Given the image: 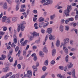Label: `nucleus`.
Instances as JSON below:
<instances>
[{
  "instance_id": "25",
  "label": "nucleus",
  "mask_w": 78,
  "mask_h": 78,
  "mask_svg": "<svg viewBox=\"0 0 78 78\" xmlns=\"http://www.w3.org/2000/svg\"><path fill=\"white\" fill-rule=\"evenodd\" d=\"M49 24V23L47 22L46 23H44V25H43V28H45V27H46L48 25V24Z\"/></svg>"
},
{
  "instance_id": "19",
  "label": "nucleus",
  "mask_w": 78,
  "mask_h": 78,
  "mask_svg": "<svg viewBox=\"0 0 78 78\" xmlns=\"http://www.w3.org/2000/svg\"><path fill=\"white\" fill-rule=\"evenodd\" d=\"M28 42V40H26L24 42H23L22 43V46H25L27 44Z\"/></svg>"
},
{
  "instance_id": "33",
  "label": "nucleus",
  "mask_w": 78,
  "mask_h": 78,
  "mask_svg": "<svg viewBox=\"0 0 78 78\" xmlns=\"http://www.w3.org/2000/svg\"><path fill=\"white\" fill-rule=\"evenodd\" d=\"M11 0H6V1L8 2L9 4L11 5L12 2Z\"/></svg>"
},
{
  "instance_id": "7",
  "label": "nucleus",
  "mask_w": 78,
  "mask_h": 78,
  "mask_svg": "<svg viewBox=\"0 0 78 78\" xmlns=\"http://www.w3.org/2000/svg\"><path fill=\"white\" fill-rule=\"evenodd\" d=\"M2 71L4 73H6L9 70V69L8 67H5L2 69Z\"/></svg>"
},
{
  "instance_id": "10",
  "label": "nucleus",
  "mask_w": 78,
  "mask_h": 78,
  "mask_svg": "<svg viewBox=\"0 0 78 78\" xmlns=\"http://www.w3.org/2000/svg\"><path fill=\"white\" fill-rule=\"evenodd\" d=\"M53 31V29L51 28H48L47 29L46 32L49 34H51Z\"/></svg>"
},
{
  "instance_id": "58",
  "label": "nucleus",
  "mask_w": 78,
  "mask_h": 78,
  "mask_svg": "<svg viewBox=\"0 0 78 78\" xmlns=\"http://www.w3.org/2000/svg\"><path fill=\"white\" fill-rule=\"evenodd\" d=\"M68 20L69 21H73V19L72 18H70L68 19Z\"/></svg>"
},
{
  "instance_id": "27",
  "label": "nucleus",
  "mask_w": 78,
  "mask_h": 78,
  "mask_svg": "<svg viewBox=\"0 0 78 78\" xmlns=\"http://www.w3.org/2000/svg\"><path fill=\"white\" fill-rule=\"evenodd\" d=\"M65 61L66 62H69V55H67L65 57Z\"/></svg>"
},
{
  "instance_id": "9",
  "label": "nucleus",
  "mask_w": 78,
  "mask_h": 78,
  "mask_svg": "<svg viewBox=\"0 0 78 78\" xmlns=\"http://www.w3.org/2000/svg\"><path fill=\"white\" fill-rule=\"evenodd\" d=\"M63 45H65L66 44H68L69 42V39L68 38H66L63 40Z\"/></svg>"
},
{
  "instance_id": "29",
  "label": "nucleus",
  "mask_w": 78,
  "mask_h": 78,
  "mask_svg": "<svg viewBox=\"0 0 78 78\" xmlns=\"http://www.w3.org/2000/svg\"><path fill=\"white\" fill-rule=\"evenodd\" d=\"M20 6L19 5H17L16 6V11H18L19 10V9Z\"/></svg>"
},
{
  "instance_id": "34",
  "label": "nucleus",
  "mask_w": 78,
  "mask_h": 78,
  "mask_svg": "<svg viewBox=\"0 0 78 78\" xmlns=\"http://www.w3.org/2000/svg\"><path fill=\"white\" fill-rule=\"evenodd\" d=\"M11 21H10V20L8 18H7L6 20L5 21L6 23H10Z\"/></svg>"
},
{
  "instance_id": "16",
  "label": "nucleus",
  "mask_w": 78,
  "mask_h": 78,
  "mask_svg": "<svg viewBox=\"0 0 78 78\" xmlns=\"http://www.w3.org/2000/svg\"><path fill=\"white\" fill-rule=\"evenodd\" d=\"M56 50L55 49H54L52 50V54L53 56H54L55 55V54H56Z\"/></svg>"
},
{
  "instance_id": "55",
  "label": "nucleus",
  "mask_w": 78,
  "mask_h": 78,
  "mask_svg": "<svg viewBox=\"0 0 78 78\" xmlns=\"http://www.w3.org/2000/svg\"><path fill=\"white\" fill-rule=\"evenodd\" d=\"M13 41L15 44H16L17 42V39H14Z\"/></svg>"
},
{
  "instance_id": "17",
  "label": "nucleus",
  "mask_w": 78,
  "mask_h": 78,
  "mask_svg": "<svg viewBox=\"0 0 78 78\" xmlns=\"http://www.w3.org/2000/svg\"><path fill=\"white\" fill-rule=\"evenodd\" d=\"M7 19H8V18L6 17V16H3L2 17V22H6V21L7 20Z\"/></svg>"
},
{
  "instance_id": "49",
  "label": "nucleus",
  "mask_w": 78,
  "mask_h": 78,
  "mask_svg": "<svg viewBox=\"0 0 78 78\" xmlns=\"http://www.w3.org/2000/svg\"><path fill=\"white\" fill-rule=\"evenodd\" d=\"M55 61L54 60H52L51 62V64H52V65H53L55 64Z\"/></svg>"
},
{
  "instance_id": "30",
  "label": "nucleus",
  "mask_w": 78,
  "mask_h": 78,
  "mask_svg": "<svg viewBox=\"0 0 78 78\" xmlns=\"http://www.w3.org/2000/svg\"><path fill=\"white\" fill-rule=\"evenodd\" d=\"M44 53L42 52V51H40L39 52V55L41 56H42L44 55Z\"/></svg>"
},
{
  "instance_id": "18",
  "label": "nucleus",
  "mask_w": 78,
  "mask_h": 78,
  "mask_svg": "<svg viewBox=\"0 0 78 78\" xmlns=\"http://www.w3.org/2000/svg\"><path fill=\"white\" fill-rule=\"evenodd\" d=\"M56 17V15L54 14L50 16V19L51 20H53Z\"/></svg>"
},
{
  "instance_id": "3",
  "label": "nucleus",
  "mask_w": 78,
  "mask_h": 78,
  "mask_svg": "<svg viewBox=\"0 0 78 78\" xmlns=\"http://www.w3.org/2000/svg\"><path fill=\"white\" fill-rule=\"evenodd\" d=\"M38 66H39V62H37L36 63V66L33 65L32 66V68L33 69V70L35 71V72H37V68L36 67H38Z\"/></svg>"
},
{
  "instance_id": "59",
  "label": "nucleus",
  "mask_w": 78,
  "mask_h": 78,
  "mask_svg": "<svg viewBox=\"0 0 78 78\" xmlns=\"http://www.w3.org/2000/svg\"><path fill=\"white\" fill-rule=\"evenodd\" d=\"M37 19V18H33V21L34 22H36Z\"/></svg>"
},
{
  "instance_id": "8",
  "label": "nucleus",
  "mask_w": 78,
  "mask_h": 78,
  "mask_svg": "<svg viewBox=\"0 0 78 78\" xmlns=\"http://www.w3.org/2000/svg\"><path fill=\"white\" fill-rule=\"evenodd\" d=\"M2 8L4 9H8V5L6 2H5L2 6Z\"/></svg>"
},
{
  "instance_id": "46",
  "label": "nucleus",
  "mask_w": 78,
  "mask_h": 78,
  "mask_svg": "<svg viewBox=\"0 0 78 78\" xmlns=\"http://www.w3.org/2000/svg\"><path fill=\"white\" fill-rule=\"evenodd\" d=\"M17 60H16L15 61V63L14 64L13 66H14V67H16V66H17Z\"/></svg>"
},
{
  "instance_id": "60",
  "label": "nucleus",
  "mask_w": 78,
  "mask_h": 78,
  "mask_svg": "<svg viewBox=\"0 0 78 78\" xmlns=\"http://www.w3.org/2000/svg\"><path fill=\"white\" fill-rule=\"evenodd\" d=\"M48 20H49V18L48 17L46 19L44 20V22H47L48 21Z\"/></svg>"
},
{
  "instance_id": "28",
  "label": "nucleus",
  "mask_w": 78,
  "mask_h": 78,
  "mask_svg": "<svg viewBox=\"0 0 78 78\" xmlns=\"http://www.w3.org/2000/svg\"><path fill=\"white\" fill-rule=\"evenodd\" d=\"M21 53V51H20V50H19L18 51V53L16 54V56H17L18 55V57H20Z\"/></svg>"
},
{
  "instance_id": "11",
  "label": "nucleus",
  "mask_w": 78,
  "mask_h": 78,
  "mask_svg": "<svg viewBox=\"0 0 78 78\" xmlns=\"http://www.w3.org/2000/svg\"><path fill=\"white\" fill-rule=\"evenodd\" d=\"M67 67L68 69H70L73 67V64L71 62H69L68 63Z\"/></svg>"
},
{
  "instance_id": "15",
  "label": "nucleus",
  "mask_w": 78,
  "mask_h": 78,
  "mask_svg": "<svg viewBox=\"0 0 78 78\" xmlns=\"http://www.w3.org/2000/svg\"><path fill=\"white\" fill-rule=\"evenodd\" d=\"M44 19H45L44 18H43L42 16H41L39 18L38 21L39 22H43V21H44Z\"/></svg>"
},
{
  "instance_id": "4",
  "label": "nucleus",
  "mask_w": 78,
  "mask_h": 78,
  "mask_svg": "<svg viewBox=\"0 0 78 78\" xmlns=\"http://www.w3.org/2000/svg\"><path fill=\"white\" fill-rule=\"evenodd\" d=\"M13 52V49L12 48H11L9 50V54L8 55L7 57L9 58H8V60H9L11 59V55H12V53Z\"/></svg>"
},
{
  "instance_id": "48",
  "label": "nucleus",
  "mask_w": 78,
  "mask_h": 78,
  "mask_svg": "<svg viewBox=\"0 0 78 78\" xmlns=\"http://www.w3.org/2000/svg\"><path fill=\"white\" fill-rule=\"evenodd\" d=\"M71 5L73 6H75L76 5V3L73 2L71 3Z\"/></svg>"
},
{
  "instance_id": "20",
  "label": "nucleus",
  "mask_w": 78,
  "mask_h": 78,
  "mask_svg": "<svg viewBox=\"0 0 78 78\" xmlns=\"http://www.w3.org/2000/svg\"><path fill=\"white\" fill-rule=\"evenodd\" d=\"M59 30L60 31L62 32L64 30V27L63 26L60 25L59 27Z\"/></svg>"
},
{
  "instance_id": "37",
  "label": "nucleus",
  "mask_w": 78,
  "mask_h": 78,
  "mask_svg": "<svg viewBox=\"0 0 78 78\" xmlns=\"http://www.w3.org/2000/svg\"><path fill=\"white\" fill-rule=\"evenodd\" d=\"M2 59H3H3H5V58H6V55H2Z\"/></svg>"
},
{
  "instance_id": "1",
  "label": "nucleus",
  "mask_w": 78,
  "mask_h": 78,
  "mask_svg": "<svg viewBox=\"0 0 78 78\" xmlns=\"http://www.w3.org/2000/svg\"><path fill=\"white\" fill-rule=\"evenodd\" d=\"M25 24H26V22L25 21H23L20 24H18V32H19L20 31V28L22 31H24V30H25Z\"/></svg>"
},
{
  "instance_id": "13",
  "label": "nucleus",
  "mask_w": 78,
  "mask_h": 78,
  "mask_svg": "<svg viewBox=\"0 0 78 78\" xmlns=\"http://www.w3.org/2000/svg\"><path fill=\"white\" fill-rule=\"evenodd\" d=\"M72 76L74 78H77L76 77H75V69H73L72 71Z\"/></svg>"
},
{
  "instance_id": "12",
  "label": "nucleus",
  "mask_w": 78,
  "mask_h": 78,
  "mask_svg": "<svg viewBox=\"0 0 78 78\" xmlns=\"http://www.w3.org/2000/svg\"><path fill=\"white\" fill-rule=\"evenodd\" d=\"M63 50L65 53L67 55V54H68V52H69V50H68L67 48L66 47H63Z\"/></svg>"
},
{
  "instance_id": "40",
  "label": "nucleus",
  "mask_w": 78,
  "mask_h": 78,
  "mask_svg": "<svg viewBox=\"0 0 78 78\" xmlns=\"http://www.w3.org/2000/svg\"><path fill=\"white\" fill-rule=\"evenodd\" d=\"M69 29V27L68 26H66L65 27V30L66 31H68Z\"/></svg>"
},
{
  "instance_id": "53",
  "label": "nucleus",
  "mask_w": 78,
  "mask_h": 78,
  "mask_svg": "<svg viewBox=\"0 0 78 78\" xmlns=\"http://www.w3.org/2000/svg\"><path fill=\"white\" fill-rule=\"evenodd\" d=\"M59 69L61 70H63L64 69V66H60L59 67Z\"/></svg>"
},
{
  "instance_id": "56",
  "label": "nucleus",
  "mask_w": 78,
  "mask_h": 78,
  "mask_svg": "<svg viewBox=\"0 0 78 78\" xmlns=\"http://www.w3.org/2000/svg\"><path fill=\"white\" fill-rule=\"evenodd\" d=\"M5 34L4 32L0 31V35H2V36H3V34Z\"/></svg>"
},
{
  "instance_id": "5",
  "label": "nucleus",
  "mask_w": 78,
  "mask_h": 78,
  "mask_svg": "<svg viewBox=\"0 0 78 78\" xmlns=\"http://www.w3.org/2000/svg\"><path fill=\"white\" fill-rule=\"evenodd\" d=\"M47 2L43 4V6L48 5L49 4H51L53 3V0H46Z\"/></svg>"
},
{
  "instance_id": "26",
  "label": "nucleus",
  "mask_w": 78,
  "mask_h": 78,
  "mask_svg": "<svg viewBox=\"0 0 78 78\" xmlns=\"http://www.w3.org/2000/svg\"><path fill=\"white\" fill-rule=\"evenodd\" d=\"M12 74V72H10L9 73H8L6 75L8 78L9 76H11Z\"/></svg>"
},
{
  "instance_id": "22",
  "label": "nucleus",
  "mask_w": 78,
  "mask_h": 78,
  "mask_svg": "<svg viewBox=\"0 0 78 78\" xmlns=\"http://www.w3.org/2000/svg\"><path fill=\"white\" fill-rule=\"evenodd\" d=\"M49 40H53L55 38H53V36L51 34H50L49 36Z\"/></svg>"
},
{
  "instance_id": "32",
  "label": "nucleus",
  "mask_w": 78,
  "mask_h": 78,
  "mask_svg": "<svg viewBox=\"0 0 78 78\" xmlns=\"http://www.w3.org/2000/svg\"><path fill=\"white\" fill-rule=\"evenodd\" d=\"M48 61L46 60L44 62L45 66H48Z\"/></svg>"
},
{
  "instance_id": "57",
  "label": "nucleus",
  "mask_w": 78,
  "mask_h": 78,
  "mask_svg": "<svg viewBox=\"0 0 78 78\" xmlns=\"http://www.w3.org/2000/svg\"><path fill=\"white\" fill-rule=\"evenodd\" d=\"M65 22L66 24H67V23L69 22V20L68 19L66 20H65Z\"/></svg>"
},
{
  "instance_id": "52",
  "label": "nucleus",
  "mask_w": 78,
  "mask_h": 78,
  "mask_svg": "<svg viewBox=\"0 0 78 78\" xmlns=\"http://www.w3.org/2000/svg\"><path fill=\"white\" fill-rule=\"evenodd\" d=\"M48 34H47L46 35V36L45 39V42H46V41H47V39L48 38Z\"/></svg>"
},
{
  "instance_id": "14",
  "label": "nucleus",
  "mask_w": 78,
  "mask_h": 78,
  "mask_svg": "<svg viewBox=\"0 0 78 78\" xmlns=\"http://www.w3.org/2000/svg\"><path fill=\"white\" fill-rule=\"evenodd\" d=\"M46 47L47 45H44V47L43 49V51H44L45 53H47V51H48V49H47V48Z\"/></svg>"
},
{
  "instance_id": "63",
  "label": "nucleus",
  "mask_w": 78,
  "mask_h": 78,
  "mask_svg": "<svg viewBox=\"0 0 78 78\" xmlns=\"http://www.w3.org/2000/svg\"><path fill=\"white\" fill-rule=\"evenodd\" d=\"M41 32L43 34H44V33H45V30L44 29H42L41 30Z\"/></svg>"
},
{
  "instance_id": "62",
  "label": "nucleus",
  "mask_w": 78,
  "mask_h": 78,
  "mask_svg": "<svg viewBox=\"0 0 78 78\" xmlns=\"http://www.w3.org/2000/svg\"><path fill=\"white\" fill-rule=\"evenodd\" d=\"M57 76L58 77H59V78H62V76L61 75V74H59L57 75Z\"/></svg>"
},
{
  "instance_id": "38",
  "label": "nucleus",
  "mask_w": 78,
  "mask_h": 78,
  "mask_svg": "<svg viewBox=\"0 0 78 78\" xmlns=\"http://www.w3.org/2000/svg\"><path fill=\"white\" fill-rule=\"evenodd\" d=\"M27 51L26 50H24L23 51V55L24 56H26V52Z\"/></svg>"
},
{
  "instance_id": "21",
  "label": "nucleus",
  "mask_w": 78,
  "mask_h": 78,
  "mask_svg": "<svg viewBox=\"0 0 78 78\" xmlns=\"http://www.w3.org/2000/svg\"><path fill=\"white\" fill-rule=\"evenodd\" d=\"M60 45V41H59V40H57L56 41V45L57 47H58L59 46V45Z\"/></svg>"
},
{
  "instance_id": "43",
  "label": "nucleus",
  "mask_w": 78,
  "mask_h": 78,
  "mask_svg": "<svg viewBox=\"0 0 78 78\" xmlns=\"http://www.w3.org/2000/svg\"><path fill=\"white\" fill-rule=\"evenodd\" d=\"M15 2L17 5H20V2H19V0H16Z\"/></svg>"
},
{
  "instance_id": "41",
  "label": "nucleus",
  "mask_w": 78,
  "mask_h": 78,
  "mask_svg": "<svg viewBox=\"0 0 78 78\" xmlns=\"http://www.w3.org/2000/svg\"><path fill=\"white\" fill-rule=\"evenodd\" d=\"M16 45L14 43H13L11 45V47H14V48H15L16 47Z\"/></svg>"
},
{
  "instance_id": "35",
  "label": "nucleus",
  "mask_w": 78,
  "mask_h": 78,
  "mask_svg": "<svg viewBox=\"0 0 78 78\" xmlns=\"http://www.w3.org/2000/svg\"><path fill=\"white\" fill-rule=\"evenodd\" d=\"M19 50V46H16L15 49L16 52H17Z\"/></svg>"
},
{
  "instance_id": "47",
  "label": "nucleus",
  "mask_w": 78,
  "mask_h": 78,
  "mask_svg": "<svg viewBox=\"0 0 78 78\" xmlns=\"http://www.w3.org/2000/svg\"><path fill=\"white\" fill-rule=\"evenodd\" d=\"M30 12V10L29 9H28L27 10V12H26V14L27 15H29V13Z\"/></svg>"
},
{
  "instance_id": "44",
  "label": "nucleus",
  "mask_w": 78,
  "mask_h": 78,
  "mask_svg": "<svg viewBox=\"0 0 78 78\" xmlns=\"http://www.w3.org/2000/svg\"><path fill=\"white\" fill-rule=\"evenodd\" d=\"M20 12H25V10L23 8H22L20 10Z\"/></svg>"
},
{
  "instance_id": "23",
  "label": "nucleus",
  "mask_w": 78,
  "mask_h": 78,
  "mask_svg": "<svg viewBox=\"0 0 78 78\" xmlns=\"http://www.w3.org/2000/svg\"><path fill=\"white\" fill-rule=\"evenodd\" d=\"M33 36H35L37 37H38L39 36V34L36 33V32H34L32 33Z\"/></svg>"
},
{
  "instance_id": "2",
  "label": "nucleus",
  "mask_w": 78,
  "mask_h": 78,
  "mask_svg": "<svg viewBox=\"0 0 78 78\" xmlns=\"http://www.w3.org/2000/svg\"><path fill=\"white\" fill-rule=\"evenodd\" d=\"M67 8V9L65 10L63 12V17H64L65 16H66V17H69V16L70 11L72 10V5H68Z\"/></svg>"
},
{
  "instance_id": "61",
  "label": "nucleus",
  "mask_w": 78,
  "mask_h": 78,
  "mask_svg": "<svg viewBox=\"0 0 78 78\" xmlns=\"http://www.w3.org/2000/svg\"><path fill=\"white\" fill-rule=\"evenodd\" d=\"M6 47L8 50H9L11 48L10 46H9V45H7L6 46Z\"/></svg>"
},
{
  "instance_id": "42",
  "label": "nucleus",
  "mask_w": 78,
  "mask_h": 78,
  "mask_svg": "<svg viewBox=\"0 0 78 78\" xmlns=\"http://www.w3.org/2000/svg\"><path fill=\"white\" fill-rule=\"evenodd\" d=\"M22 14H23L24 16V17H25V18H27V15L26 14V13L25 12H24V13H22Z\"/></svg>"
},
{
  "instance_id": "39",
  "label": "nucleus",
  "mask_w": 78,
  "mask_h": 78,
  "mask_svg": "<svg viewBox=\"0 0 78 78\" xmlns=\"http://www.w3.org/2000/svg\"><path fill=\"white\" fill-rule=\"evenodd\" d=\"M37 59V58L36 56V55H35L34 56V61H36Z\"/></svg>"
},
{
  "instance_id": "64",
  "label": "nucleus",
  "mask_w": 78,
  "mask_h": 78,
  "mask_svg": "<svg viewBox=\"0 0 78 78\" xmlns=\"http://www.w3.org/2000/svg\"><path fill=\"white\" fill-rule=\"evenodd\" d=\"M71 51H75L76 50V48H73L71 49Z\"/></svg>"
},
{
  "instance_id": "36",
  "label": "nucleus",
  "mask_w": 78,
  "mask_h": 78,
  "mask_svg": "<svg viewBox=\"0 0 78 78\" xmlns=\"http://www.w3.org/2000/svg\"><path fill=\"white\" fill-rule=\"evenodd\" d=\"M47 70V67L46 66H43L42 67V70L43 72H45Z\"/></svg>"
},
{
  "instance_id": "54",
  "label": "nucleus",
  "mask_w": 78,
  "mask_h": 78,
  "mask_svg": "<svg viewBox=\"0 0 78 78\" xmlns=\"http://www.w3.org/2000/svg\"><path fill=\"white\" fill-rule=\"evenodd\" d=\"M73 42H74V41L73 40H70L69 41L70 44L71 45H73Z\"/></svg>"
},
{
  "instance_id": "6",
  "label": "nucleus",
  "mask_w": 78,
  "mask_h": 78,
  "mask_svg": "<svg viewBox=\"0 0 78 78\" xmlns=\"http://www.w3.org/2000/svg\"><path fill=\"white\" fill-rule=\"evenodd\" d=\"M27 78H31V76H32V72H31V71H27Z\"/></svg>"
},
{
  "instance_id": "31",
  "label": "nucleus",
  "mask_w": 78,
  "mask_h": 78,
  "mask_svg": "<svg viewBox=\"0 0 78 78\" xmlns=\"http://www.w3.org/2000/svg\"><path fill=\"white\" fill-rule=\"evenodd\" d=\"M3 30L4 31H6V30H7V27H5V26H4L2 27Z\"/></svg>"
},
{
  "instance_id": "45",
  "label": "nucleus",
  "mask_w": 78,
  "mask_h": 78,
  "mask_svg": "<svg viewBox=\"0 0 78 78\" xmlns=\"http://www.w3.org/2000/svg\"><path fill=\"white\" fill-rule=\"evenodd\" d=\"M40 39H41V38H39L37 40H36L35 41L36 43V44H39V42L40 41Z\"/></svg>"
},
{
  "instance_id": "51",
  "label": "nucleus",
  "mask_w": 78,
  "mask_h": 78,
  "mask_svg": "<svg viewBox=\"0 0 78 78\" xmlns=\"http://www.w3.org/2000/svg\"><path fill=\"white\" fill-rule=\"evenodd\" d=\"M18 68V69H21V65L20 64H18L17 65Z\"/></svg>"
},
{
  "instance_id": "50",
  "label": "nucleus",
  "mask_w": 78,
  "mask_h": 78,
  "mask_svg": "<svg viewBox=\"0 0 78 78\" xmlns=\"http://www.w3.org/2000/svg\"><path fill=\"white\" fill-rule=\"evenodd\" d=\"M13 37L14 39H17V36H16V34H14L13 35Z\"/></svg>"
},
{
  "instance_id": "24",
  "label": "nucleus",
  "mask_w": 78,
  "mask_h": 78,
  "mask_svg": "<svg viewBox=\"0 0 78 78\" xmlns=\"http://www.w3.org/2000/svg\"><path fill=\"white\" fill-rule=\"evenodd\" d=\"M44 22H42L41 23H40L39 24V28H41L42 27V25H44Z\"/></svg>"
}]
</instances>
